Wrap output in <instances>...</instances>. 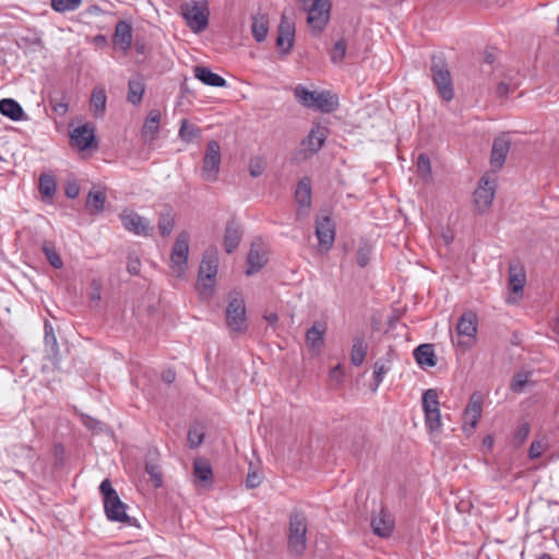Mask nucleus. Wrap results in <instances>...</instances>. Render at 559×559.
I'll return each mask as SVG.
<instances>
[{
	"label": "nucleus",
	"mask_w": 559,
	"mask_h": 559,
	"mask_svg": "<svg viewBox=\"0 0 559 559\" xmlns=\"http://www.w3.org/2000/svg\"><path fill=\"white\" fill-rule=\"evenodd\" d=\"M325 328L314 323L306 333V342L311 349L320 350L324 343Z\"/></svg>",
	"instance_id": "2f4dec72"
},
{
	"label": "nucleus",
	"mask_w": 559,
	"mask_h": 559,
	"mask_svg": "<svg viewBox=\"0 0 559 559\" xmlns=\"http://www.w3.org/2000/svg\"><path fill=\"white\" fill-rule=\"evenodd\" d=\"M537 559H552L551 556L547 552L542 554Z\"/></svg>",
	"instance_id": "774afa93"
},
{
	"label": "nucleus",
	"mask_w": 559,
	"mask_h": 559,
	"mask_svg": "<svg viewBox=\"0 0 559 559\" xmlns=\"http://www.w3.org/2000/svg\"><path fill=\"white\" fill-rule=\"evenodd\" d=\"M346 55V43L344 39L337 40L332 50L330 51V58L333 63H340Z\"/></svg>",
	"instance_id": "09e8293b"
},
{
	"label": "nucleus",
	"mask_w": 559,
	"mask_h": 559,
	"mask_svg": "<svg viewBox=\"0 0 559 559\" xmlns=\"http://www.w3.org/2000/svg\"><path fill=\"white\" fill-rule=\"evenodd\" d=\"M526 283L525 267L520 262H511L509 265V289L514 295H522Z\"/></svg>",
	"instance_id": "aec40b11"
},
{
	"label": "nucleus",
	"mask_w": 559,
	"mask_h": 559,
	"mask_svg": "<svg viewBox=\"0 0 559 559\" xmlns=\"http://www.w3.org/2000/svg\"><path fill=\"white\" fill-rule=\"evenodd\" d=\"M370 255H371L370 246L367 243H361L357 250V257H356L357 264L360 267H365L370 261Z\"/></svg>",
	"instance_id": "3c124183"
},
{
	"label": "nucleus",
	"mask_w": 559,
	"mask_h": 559,
	"mask_svg": "<svg viewBox=\"0 0 559 559\" xmlns=\"http://www.w3.org/2000/svg\"><path fill=\"white\" fill-rule=\"evenodd\" d=\"M496 182L486 176L481 177L477 189L474 192V203L479 213L486 212L492 204L495 198Z\"/></svg>",
	"instance_id": "ddd939ff"
},
{
	"label": "nucleus",
	"mask_w": 559,
	"mask_h": 559,
	"mask_svg": "<svg viewBox=\"0 0 559 559\" xmlns=\"http://www.w3.org/2000/svg\"><path fill=\"white\" fill-rule=\"evenodd\" d=\"M204 429L200 425L192 426L188 432V443L190 448H198L204 440Z\"/></svg>",
	"instance_id": "c03bdc74"
},
{
	"label": "nucleus",
	"mask_w": 559,
	"mask_h": 559,
	"mask_svg": "<svg viewBox=\"0 0 559 559\" xmlns=\"http://www.w3.org/2000/svg\"><path fill=\"white\" fill-rule=\"evenodd\" d=\"M368 345L362 336L354 338L350 352V361L354 366H360L367 356Z\"/></svg>",
	"instance_id": "f704fd0d"
},
{
	"label": "nucleus",
	"mask_w": 559,
	"mask_h": 559,
	"mask_svg": "<svg viewBox=\"0 0 559 559\" xmlns=\"http://www.w3.org/2000/svg\"><path fill=\"white\" fill-rule=\"evenodd\" d=\"M226 323L230 331L242 332L246 328V306L241 298H231L226 309Z\"/></svg>",
	"instance_id": "f8f14e48"
},
{
	"label": "nucleus",
	"mask_w": 559,
	"mask_h": 559,
	"mask_svg": "<svg viewBox=\"0 0 559 559\" xmlns=\"http://www.w3.org/2000/svg\"><path fill=\"white\" fill-rule=\"evenodd\" d=\"M483 412V399L478 393H473L463 413V431L471 435L476 428Z\"/></svg>",
	"instance_id": "4468645a"
},
{
	"label": "nucleus",
	"mask_w": 559,
	"mask_h": 559,
	"mask_svg": "<svg viewBox=\"0 0 559 559\" xmlns=\"http://www.w3.org/2000/svg\"><path fill=\"white\" fill-rule=\"evenodd\" d=\"M264 319L271 324L274 325L278 321V316L275 312H271L264 316Z\"/></svg>",
	"instance_id": "0e129e2a"
},
{
	"label": "nucleus",
	"mask_w": 559,
	"mask_h": 559,
	"mask_svg": "<svg viewBox=\"0 0 559 559\" xmlns=\"http://www.w3.org/2000/svg\"><path fill=\"white\" fill-rule=\"evenodd\" d=\"M423 411H424V414L427 413V412H437V411H440L439 406H440V403H439V399H438V393L436 390L433 389H429L427 390L424 394H423Z\"/></svg>",
	"instance_id": "ea45409f"
},
{
	"label": "nucleus",
	"mask_w": 559,
	"mask_h": 559,
	"mask_svg": "<svg viewBox=\"0 0 559 559\" xmlns=\"http://www.w3.org/2000/svg\"><path fill=\"white\" fill-rule=\"evenodd\" d=\"M0 114L13 121H20L23 119L24 110L16 100L3 98L0 100Z\"/></svg>",
	"instance_id": "c756f323"
},
{
	"label": "nucleus",
	"mask_w": 559,
	"mask_h": 559,
	"mask_svg": "<svg viewBox=\"0 0 559 559\" xmlns=\"http://www.w3.org/2000/svg\"><path fill=\"white\" fill-rule=\"evenodd\" d=\"M80 193V187L78 183L73 182V183H69L66 188V194L68 198L70 199H74L79 195Z\"/></svg>",
	"instance_id": "680f3d73"
},
{
	"label": "nucleus",
	"mask_w": 559,
	"mask_h": 559,
	"mask_svg": "<svg viewBox=\"0 0 559 559\" xmlns=\"http://www.w3.org/2000/svg\"><path fill=\"white\" fill-rule=\"evenodd\" d=\"M295 37V26L285 16L282 17L278 26V35L276 39V46L282 49L284 53H288L293 48Z\"/></svg>",
	"instance_id": "6ab92c4d"
},
{
	"label": "nucleus",
	"mask_w": 559,
	"mask_h": 559,
	"mask_svg": "<svg viewBox=\"0 0 559 559\" xmlns=\"http://www.w3.org/2000/svg\"><path fill=\"white\" fill-rule=\"evenodd\" d=\"M476 335L477 316L472 311L463 313L456 325V334L452 336L453 345L465 353L475 345Z\"/></svg>",
	"instance_id": "39448f33"
},
{
	"label": "nucleus",
	"mask_w": 559,
	"mask_h": 559,
	"mask_svg": "<svg viewBox=\"0 0 559 559\" xmlns=\"http://www.w3.org/2000/svg\"><path fill=\"white\" fill-rule=\"evenodd\" d=\"M547 444L543 440H535L531 443L528 449L530 459H538L543 452L546 450Z\"/></svg>",
	"instance_id": "5fc2aeb1"
},
{
	"label": "nucleus",
	"mask_w": 559,
	"mask_h": 559,
	"mask_svg": "<svg viewBox=\"0 0 559 559\" xmlns=\"http://www.w3.org/2000/svg\"><path fill=\"white\" fill-rule=\"evenodd\" d=\"M182 15L188 26L194 33L204 31L209 25V9L204 3H185L181 7Z\"/></svg>",
	"instance_id": "6e6552de"
},
{
	"label": "nucleus",
	"mask_w": 559,
	"mask_h": 559,
	"mask_svg": "<svg viewBox=\"0 0 559 559\" xmlns=\"http://www.w3.org/2000/svg\"><path fill=\"white\" fill-rule=\"evenodd\" d=\"M82 0H51V8L56 12L63 13L78 10Z\"/></svg>",
	"instance_id": "37998d69"
},
{
	"label": "nucleus",
	"mask_w": 559,
	"mask_h": 559,
	"mask_svg": "<svg viewBox=\"0 0 559 559\" xmlns=\"http://www.w3.org/2000/svg\"><path fill=\"white\" fill-rule=\"evenodd\" d=\"M39 192L47 198H51L56 193V181L52 176L43 174L39 178Z\"/></svg>",
	"instance_id": "a19ab883"
},
{
	"label": "nucleus",
	"mask_w": 559,
	"mask_h": 559,
	"mask_svg": "<svg viewBox=\"0 0 559 559\" xmlns=\"http://www.w3.org/2000/svg\"><path fill=\"white\" fill-rule=\"evenodd\" d=\"M49 105L57 116L63 117L69 110V96L66 93H62L59 98L57 96H50Z\"/></svg>",
	"instance_id": "e433bc0d"
},
{
	"label": "nucleus",
	"mask_w": 559,
	"mask_h": 559,
	"mask_svg": "<svg viewBox=\"0 0 559 559\" xmlns=\"http://www.w3.org/2000/svg\"><path fill=\"white\" fill-rule=\"evenodd\" d=\"M510 146L511 139L508 134H502L493 140L490 154V166L493 171H498L502 168L510 151Z\"/></svg>",
	"instance_id": "a211bd4d"
},
{
	"label": "nucleus",
	"mask_w": 559,
	"mask_h": 559,
	"mask_svg": "<svg viewBox=\"0 0 559 559\" xmlns=\"http://www.w3.org/2000/svg\"><path fill=\"white\" fill-rule=\"evenodd\" d=\"M251 32L258 43L265 40L269 32V19L265 14H257L252 19Z\"/></svg>",
	"instance_id": "72a5a7b5"
},
{
	"label": "nucleus",
	"mask_w": 559,
	"mask_h": 559,
	"mask_svg": "<svg viewBox=\"0 0 559 559\" xmlns=\"http://www.w3.org/2000/svg\"><path fill=\"white\" fill-rule=\"evenodd\" d=\"M551 330L555 334L559 335V317H557L551 323Z\"/></svg>",
	"instance_id": "338daca9"
},
{
	"label": "nucleus",
	"mask_w": 559,
	"mask_h": 559,
	"mask_svg": "<svg viewBox=\"0 0 559 559\" xmlns=\"http://www.w3.org/2000/svg\"><path fill=\"white\" fill-rule=\"evenodd\" d=\"M218 270V255L216 249L206 250L200 263L198 275V289L202 297H210L213 293Z\"/></svg>",
	"instance_id": "7ed1b4c3"
},
{
	"label": "nucleus",
	"mask_w": 559,
	"mask_h": 559,
	"mask_svg": "<svg viewBox=\"0 0 559 559\" xmlns=\"http://www.w3.org/2000/svg\"><path fill=\"white\" fill-rule=\"evenodd\" d=\"M139 261L130 262L128 265V270L131 274H138L139 273Z\"/></svg>",
	"instance_id": "69168bd1"
},
{
	"label": "nucleus",
	"mask_w": 559,
	"mask_h": 559,
	"mask_svg": "<svg viewBox=\"0 0 559 559\" xmlns=\"http://www.w3.org/2000/svg\"><path fill=\"white\" fill-rule=\"evenodd\" d=\"M511 87L504 82H500L496 87V95L500 98L506 97L510 92Z\"/></svg>",
	"instance_id": "052dcab7"
},
{
	"label": "nucleus",
	"mask_w": 559,
	"mask_h": 559,
	"mask_svg": "<svg viewBox=\"0 0 559 559\" xmlns=\"http://www.w3.org/2000/svg\"><path fill=\"white\" fill-rule=\"evenodd\" d=\"M265 163L262 158L255 157L250 159L249 173L253 178L261 176L264 171Z\"/></svg>",
	"instance_id": "864d4df0"
},
{
	"label": "nucleus",
	"mask_w": 559,
	"mask_h": 559,
	"mask_svg": "<svg viewBox=\"0 0 559 559\" xmlns=\"http://www.w3.org/2000/svg\"><path fill=\"white\" fill-rule=\"evenodd\" d=\"M145 92V84L139 76L132 78L128 82L127 100L133 105H139L142 102Z\"/></svg>",
	"instance_id": "473e14b6"
},
{
	"label": "nucleus",
	"mask_w": 559,
	"mask_h": 559,
	"mask_svg": "<svg viewBox=\"0 0 559 559\" xmlns=\"http://www.w3.org/2000/svg\"><path fill=\"white\" fill-rule=\"evenodd\" d=\"M241 233L235 222H229L225 229L224 247L227 253H231L239 245Z\"/></svg>",
	"instance_id": "7c9ffc66"
},
{
	"label": "nucleus",
	"mask_w": 559,
	"mask_h": 559,
	"mask_svg": "<svg viewBox=\"0 0 559 559\" xmlns=\"http://www.w3.org/2000/svg\"><path fill=\"white\" fill-rule=\"evenodd\" d=\"M157 226L162 236L165 237L171 234L175 226V215L171 211H166L159 214Z\"/></svg>",
	"instance_id": "58836bf2"
},
{
	"label": "nucleus",
	"mask_w": 559,
	"mask_h": 559,
	"mask_svg": "<svg viewBox=\"0 0 559 559\" xmlns=\"http://www.w3.org/2000/svg\"><path fill=\"white\" fill-rule=\"evenodd\" d=\"M83 424L84 426L90 429V430H93L95 432H99L103 430V423L90 417V416H83Z\"/></svg>",
	"instance_id": "13d9d810"
},
{
	"label": "nucleus",
	"mask_w": 559,
	"mask_h": 559,
	"mask_svg": "<svg viewBox=\"0 0 559 559\" xmlns=\"http://www.w3.org/2000/svg\"><path fill=\"white\" fill-rule=\"evenodd\" d=\"M416 166L418 175L423 179L428 180L431 176V165L429 157L426 154H419Z\"/></svg>",
	"instance_id": "a18cd8bd"
},
{
	"label": "nucleus",
	"mask_w": 559,
	"mask_h": 559,
	"mask_svg": "<svg viewBox=\"0 0 559 559\" xmlns=\"http://www.w3.org/2000/svg\"><path fill=\"white\" fill-rule=\"evenodd\" d=\"M316 235L320 251L328 252L335 240V224L330 216H323L317 219Z\"/></svg>",
	"instance_id": "2eb2a0df"
},
{
	"label": "nucleus",
	"mask_w": 559,
	"mask_h": 559,
	"mask_svg": "<svg viewBox=\"0 0 559 559\" xmlns=\"http://www.w3.org/2000/svg\"><path fill=\"white\" fill-rule=\"evenodd\" d=\"M295 200L297 203L296 216L302 218L308 216L311 209V182L309 178H302L296 188Z\"/></svg>",
	"instance_id": "f3484780"
},
{
	"label": "nucleus",
	"mask_w": 559,
	"mask_h": 559,
	"mask_svg": "<svg viewBox=\"0 0 559 559\" xmlns=\"http://www.w3.org/2000/svg\"><path fill=\"white\" fill-rule=\"evenodd\" d=\"M531 431V426L528 423H523L518 427V429L514 432L513 441L515 445L520 447L522 445L526 439L528 438Z\"/></svg>",
	"instance_id": "603ef678"
},
{
	"label": "nucleus",
	"mask_w": 559,
	"mask_h": 559,
	"mask_svg": "<svg viewBox=\"0 0 559 559\" xmlns=\"http://www.w3.org/2000/svg\"><path fill=\"white\" fill-rule=\"evenodd\" d=\"M160 123V112L156 109L151 110L144 121L142 129L143 136H151V140L158 133Z\"/></svg>",
	"instance_id": "c9c22d12"
},
{
	"label": "nucleus",
	"mask_w": 559,
	"mask_h": 559,
	"mask_svg": "<svg viewBox=\"0 0 559 559\" xmlns=\"http://www.w3.org/2000/svg\"><path fill=\"white\" fill-rule=\"evenodd\" d=\"M267 258L265 251L257 246H252L248 254V270L247 274L251 275L261 270L266 263Z\"/></svg>",
	"instance_id": "c85d7f7f"
},
{
	"label": "nucleus",
	"mask_w": 559,
	"mask_h": 559,
	"mask_svg": "<svg viewBox=\"0 0 559 559\" xmlns=\"http://www.w3.org/2000/svg\"><path fill=\"white\" fill-rule=\"evenodd\" d=\"M120 222L126 230L136 236L148 237L153 227L150 221L133 210L126 209L119 214Z\"/></svg>",
	"instance_id": "9d476101"
},
{
	"label": "nucleus",
	"mask_w": 559,
	"mask_h": 559,
	"mask_svg": "<svg viewBox=\"0 0 559 559\" xmlns=\"http://www.w3.org/2000/svg\"><path fill=\"white\" fill-rule=\"evenodd\" d=\"M189 241L188 231H181L177 236L170 254V269L180 277L183 276L188 267Z\"/></svg>",
	"instance_id": "0eeeda50"
},
{
	"label": "nucleus",
	"mask_w": 559,
	"mask_h": 559,
	"mask_svg": "<svg viewBox=\"0 0 559 559\" xmlns=\"http://www.w3.org/2000/svg\"><path fill=\"white\" fill-rule=\"evenodd\" d=\"M162 379H163L164 382L170 384V383H173L176 380V373H175V371H173L170 369L166 370V371L163 372Z\"/></svg>",
	"instance_id": "e2e57ef3"
},
{
	"label": "nucleus",
	"mask_w": 559,
	"mask_h": 559,
	"mask_svg": "<svg viewBox=\"0 0 559 559\" xmlns=\"http://www.w3.org/2000/svg\"><path fill=\"white\" fill-rule=\"evenodd\" d=\"M41 250L51 266L55 269H61L63 266L62 259L60 258L52 242L45 241L43 243Z\"/></svg>",
	"instance_id": "4c0bfd02"
},
{
	"label": "nucleus",
	"mask_w": 559,
	"mask_h": 559,
	"mask_svg": "<svg viewBox=\"0 0 559 559\" xmlns=\"http://www.w3.org/2000/svg\"><path fill=\"white\" fill-rule=\"evenodd\" d=\"M386 372H388V368L383 364H380L378 361L374 364V368H373L374 388H373V390L378 389V386L380 385V383L383 380V376Z\"/></svg>",
	"instance_id": "4d7b16f0"
},
{
	"label": "nucleus",
	"mask_w": 559,
	"mask_h": 559,
	"mask_svg": "<svg viewBox=\"0 0 559 559\" xmlns=\"http://www.w3.org/2000/svg\"><path fill=\"white\" fill-rule=\"evenodd\" d=\"M431 78L439 96L444 102H450L454 97V88L451 74L445 60L441 56H433L431 59Z\"/></svg>",
	"instance_id": "423d86ee"
},
{
	"label": "nucleus",
	"mask_w": 559,
	"mask_h": 559,
	"mask_svg": "<svg viewBox=\"0 0 559 559\" xmlns=\"http://www.w3.org/2000/svg\"><path fill=\"white\" fill-rule=\"evenodd\" d=\"M99 491L103 496L105 514L112 522L130 523L127 514V504L121 501L109 479L100 483Z\"/></svg>",
	"instance_id": "20e7f679"
},
{
	"label": "nucleus",
	"mask_w": 559,
	"mask_h": 559,
	"mask_svg": "<svg viewBox=\"0 0 559 559\" xmlns=\"http://www.w3.org/2000/svg\"><path fill=\"white\" fill-rule=\"evenodd\" d=\"M114 41L121 49L127 50L132 44V27L126 21H119L115 28Z\"/></svg>",
	"instance_id": "b1692460"
},
{
	"label": "nucleus",
	"mask_w": 559,
	"mask_h": 559,
	"mask_svg": "<svg viewBox=\"0 0 559 559\" xmlns=\"http://www.w3.org/2000/svg\"><path fill=\"white\" fill-rule=\"evenodd\" d=\"M308 523L304 513L295 511L289 516L287 535L288 551L293 556L301 557L307 549Z\"/></svg>",
	"instance_id": "f03ea898"
},
{
	"label": "nucleus",
	"mask_w": 559,
	"mask_h": 559,
	"mask_svg": "<svg viewBox=\"0 0 559 559\" xmlns=\"http://www.w3.org/2000/svg\"><path fill=\"white\" fill-rule=\"evenodd\" d=\"M88 298L95 304H98L102 299V285L97 280H93L90 284Z\"/></svg>",
	"instance_id": "6e6d98bb"
},
{
	"label": "nucleus",
	"mask_w": 559,
	"mask_h": 559,
	"mask_svg": "<svg viewBox=\"0 0 559 559\" xmlns=\"http://www.w3.org/2000/svg\"><path fill=\"white\" fill-rule=\"evenodd\" d=\"M307 12V22L316 32L320 33L325 27L330 19L331 3L329 0L312 2V4L302 8Z\"/></svg>",
	"instance_id": "9b49d317"
},
{
	"label": "nucleus",
	"mask_w": 559,
	"mask_h": 559,
	"mask_svg": "<svg viewBox=\"0 0 559 559\" xmlns=\"http://www.w3.org/2000/svg\"><path fill=\"white\" fill-rule=\"evenodd\" d=\"M261 484V476L257 472H250L246 479L248 488H257Z\"/></svg>",
	"instance_id": "bf43d9fd"
},
{
	"label": "nucleus",
	"mask_w": 559,
	"mask_h": 559,
	"mask_svg": "<svg viewBox=\"0 0 559 559\" xmlns=\"http://www.w3.org/2000/svg\"><path fill=\"white\" fill-rule=\"evenodd\" d=\"M107 96L103 87H95L91 95L90 107L95 118H102L106 111Z\"/></svg>",
	"instance_id": "a878e982"
},
{
	"label": "nucleus",
	"mask_w": 559,
	"mask_h": 559,
	"mask_svg": "<svg viewBox=\"0 0 559 559\" xmlns=\"http://www.w3.org/2000/svg\"><path fill=\"white\" fill-rule=\"evenodd\" d=\"M294 96L302 106L321 112H332L338 106V99L334 94L330 92L309 91L301 84L295 87Z\"/></svg>",
	"instance_id": "f257e3e1"
},
{
	"label": "nucleus",
	"mask_w": 559,
	"mask_h": 559,
	"mask_svg": "<svg viewBox=\"0 0 559 559\" xmlns=\"http://www.w3.org/2000/svg\"><path fill=\"white\" fill-rule=\"evenodd\" d=\"M425 424L430 432L438 431L441 428V414L440 411L425 413Z\"/></svg>",
	"instance_id": "49530a36"
},
{
	"label": "nucleus",
	"mask_w": 559,
	"mask_h": 559,
	"mask_svg": "<svg viewBox=\"0 0 559 559\" xmlns=\"http://www.w3.org/2000/svg\"><path fill=\"white\" fill-rule=\"evenodd\" d=\"M145 471L150 475V478L156 488L163 485L162 472L157 464L147 462L145 465Z\"/></svg>",
	"instance_id": "8fccbe9b"
},
{
	"label": "nucleus",
	"mask_w": 559,
	"mask_h": 559,
	"mask_svg": "<svg viewBox=\"0 0 559 559\" xmlns=\"http://www.w3.org/2000/svg\"><path fill=\"white\" fill-rule=\"evenodd\" d=\"M194 481L199 486L209 488L213 480V471L211 464L205 459H197L193 462Z\"/></svg>",
	"instance_id": "412c9836"
},
{
	"label": "nucleus",
	"mask_w": 559,
	"mask_h": 559,
	"mask_svg": "<svg viewBox=\"0 0 559 559\" xmlns=\"http://www.w3.org/2000/svg\"><path fill=\"white\" fill-rule=\"evenodd\" d=\"M106 193L100 189H92L86 198V209L90 214L95 215L104 211Z\"/></svg>",
	"instance_id": "cd10ccee"
},
{
	"label": "nucleus",
	"mask_w": 559,
	"mask_h": 559,
	"mask_svg": "<svg viewBox=\"0 0 559 559\" xmlns=\"http://www.w3.org/2000/svg\"><path fill=\"white\" fill-rule=\"evenodd\" d=\"M414 358L421 368H432L437 365V356L432 344H421L414 349Z\"/></svg>",
	"instance_id": "4be33fe9"
},
{
	"label": "nucleus",
	"mask_w": 559,
	"mask_h": 559,
	"mask_svg": "<svg viewBox=\"0 0 559 559\" xmlns=\"http://www.w3.org/2000/svg\"><path fill=\"white\" fill-rule=\"evenodd\" d=\"M326 129L323 127H317L311 130L307 139L302 141V145L307 147L311 153H317L325 142Z\"/></svg>",
	"instance_id": "bb28decb"
},
{
	"label": "nucleus",
	"mask_w": 559,
	"mask_h": 559,
	"mask_svg": "<svg viewBox=\"0 0 559 559\" xmlns=\"http://www.w3.org/2000/svg\"><path fill=\"white\" fill-rule=\"evenodd\" d=\"M221 166V145L212 140L206 145L203 157L201 176L205 181L214 182L217 180Z\"/></svg>",
	"instance_id": "1a4fd4ad"
},
{
	"label": "nucleus",
	"mask_w": 559,
	"mask_h": 559,
	"mask_svg": "<svg viewBox=\"0 0 559 559\" xmlns=\"http://www.w3.org/2000/svg\"><path fill=\"white\" fill-rule=\"evenodd\" d=\"M201 135V130L192 124H189L187 120L181 121L179 129V138L185 142H192L195 138Z\"/></svg>",
	"instance_id": "79ce46f5"
},
{
	"label": "nucleus",
	"mask_w": 559,
	"mask_h": 559,
	"mask_svg": "<svg viewBox=\"0 0 559 559\" xmlns=\"http://www.w3.org/2000/svg\"><path fill=\"white\" fill-rule=\"evenodd\" d=\"M530 373L527 372H519L516 373L510 383V389L514 393H522L525 385L528 383Z\"/></svg>",
	"instance_id": "de8ad7c7"
},
{
	"label": "nucleus",
	"mask_w": 559,
	"mask_h": 559,
	"mask_svg": "<svg viewBox=\"0 0 559 559\" xmlns=\"http://www.w3.org/2000/svg\"><path fill=\"white\" fill-rule=\"evenodd\" d=\"M71 143L80 151L96 148L95 127L92 123H85L75 128L71 132Z\"/></svg>",
	"instance_id": "dca6fc26"
},
{
	"label": "nucleus",
	"mask_w": 559,
	"mask_h": 559,
	"mask_svg": "<svg viewBox=\"0 0 559 559\" xmlns=\"http://www.w3.org/2000/svg\"><path fill=\"white\" fill-rule=\"evenodd\" d=\"M371 526L376 535L380 537H389L393 532L394 522L383 510H381L380 513L371 520Z\"/></svg>",
	"instance_id": "5701e85b"
},
{
	"label": "nucleus",
	"mask_w": 559,
	"mask_h": 559,
	"mask_svg": "<svg viewBox=\"0 0 559 559\" xmlns=\"http://www.w3.org/2000/svg\"><path fill=\"white\" fill-rule=\"evenodd\" d=\"M194 76L200 80L203 84L215 87H224L227 82L221 75L212 72L210 69L201 66L194 68Z\"/></svg>",
	"instance_id": "393cba45"
}]
</instances>
